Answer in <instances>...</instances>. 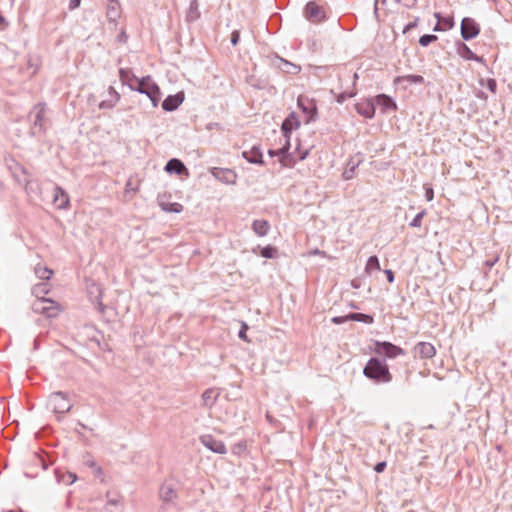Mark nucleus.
<instances>
[{"instance_id": "13", "label": "nucleus", "mask_w": 512, "mask_h": 512, "mask_svg": "<svg viewBox=\"0 0 512 512\" xmlns=\"http://www.w3.org/2000/svg\"><path fill=\"white\" fill-rule=\"evenodd\" d=\"M297 104L302 112L307 116V122L315 120L317 107L313 100L300 96L298 97Z\"/></svg>"}, {"instance_id": "53", "label": "nucleus", "mask_w": 512, "mask_h": 512, "mask_svg": "<svg viewBox=\"0 0 512 512\" xmlns=\"http://www.w3.org/2000/svg\"><path fill=\"white\" fill-rule=\"evenodd\" d=\"M385 274L389 283L394 282V273L391 270H385Z\"/></svg>"}, {"instance_id": "17", "label": "nucleus", "mask_w": 512, "mask_h": 512, "mask_svg": "<svg viewBox=\"0 0 512 512\" xmlns=\"http://www.w3.org/2000/svg\"><path fill=\"white\" fill-rule=\"evenodd\" d=\"M123 507L121 496L115 493H107V502L104 507V512H122Z\"/></svg>"}, {"instance_id": "40", "label": "nucleus", "mask_w": 512, "mask_h": 512, "mask_svg": "<svg viewBox=\"0 0 512 512\" xmlns=\"http://www.w3.org/2000/svg\"><path fill=\"white\" fill-rule=\"evenodd\" d=\"M275 253H276V248H274L272 246H266V247L262 248V250H261V256L264 258H267V259L274 258Z\"/></svg>"}, {"instance_id": "25", "label": "nucleus", "mask_w": 512, "mask_h": 512, "mask_svg": "<svg viewBox=\"0 0 512 512\" xmlns=\"http://www.w3.org/2000/svg\"><path fill=\"white\" fill-rule=\"evenodd\" d=\"M183 100H184L183 94L178 93L175 95H169L162 102V108L165 111H174L182 104Z\"/></svg>"}, {"instance_id": "39", "label": "nucleus", "mask_w": 512, "mask_h": 512, "mask_svg": "<svg viewBox=\"0 0 512 512\" xmlns=\"http://www.w3.org/2000/svg\"><path fill=\"white\" fill-rule=\"evenodd\" d=\"M426 215V210H422L420 211L415 217L414 219L410 222V226L411 227H421L422 225V220L424 218V216Z\"/></svg>"}, {"instance_id": "4", "label": "nucleus", "mask_w": 512, "mask_h": 512, "mask_svg": "<svg viewBox=\"0 0 512 512\" xmlns=\"http://www.w3.org/2000/svg\"><path fill=\"white\" fill-rule=\"evenodd\" d=\"M45 114H46V104L38 103L36 104L30 112V117L32 119V127L31 131L33 135H40L45 132Z\"/></svg>"}, {"instance_id": "41", "label": "nucleus", "mask_w": 512, "mask_h": 512, "mask_svg": "<svg viewBox=\"0 0 512 512\" xmlns=\"http://www.w3.org/2000/svg\"><path fill=\"white\" fill-rule=\"evenodd\" d=\"M424 190H425V198L427 201H432L433 198H434V191H433V188L428 185V184H425L424 185Z\"/></svg>"}, {"instance_id": "44", "label": "nucleus", "mask_w": 512, "mask_h": 512, "mask_svg": "<svg viewBox=\"0 0 512 512\" xmlns=\"http://www.w3.org/2000/svg\"><path fill=\"white\" fill-rule=\"evenodd\" d=\"M418 21H419V18H415L414 21L408 23L405 27H404V30H403V33H407L409 32L410 30L414 29L417 27L418 25Z\"/></svg>"}, {"instance_id": "37", "label": "nucleus", "mask_w": 512, "mask_h": 512, "mask_svg": "<svg viewBox=\"0 0 512 512\" xmlns=\"http://www.w3.org/2000/svg\"><path fill=\"white\" fill-rule=\"evenodd\" d=\"M438 37L436 35H433V34H425V35H422L420 38H419V44L423 47H426L428 46L429 44L437 41Z\"/></svg>"}, {"instance_id": "51", "label": "nucleus", "mask_w": 512, "mask_h": 512, "mask_svg": "<svg viewBox=\"0 0 512 512\" xmlns=\"http://www.w3.org/2000/svg\"><path fill=\"white\" fill-rule=\"evenodd\" d=\"M128 39V36L124 30H122L119 35L117 36V41L120 43H126Z\"/></svg>"}, {"instance_id": "33", "label": "nucleus", "mask_w": 512, "mask_h": 512, "mask_svg": "<svg viewBox=\"0 0 512 512\" xmlns=\"http://www.w3.org/2000/svg\"><path fill=\"white\" fill-rule=\"evenodd\" d=\"M380 269L381 268H380V263H379L378 257L375 255L370 256L367 260L366 267H365L366 273L371 274L372 272L379 271Z\"/></svg>"}, {"instance_id": "52", "label": "nucleus", "mask_w": 512, "mask_h": 512, "mask_svg": "<svg viewBox=\"0 0 512 512\" xmlns=\"http://www.w3.org/2000/svg\"><path fill=\"white\" fill-rule=\"evenodd\" d=\"M348 319H349V316H347V317H334V318H332V322L335 323V324H342V323H344Z\"/></svg>"}, {"instance_id": "32", "label": "nucleus", "mask_w": 512, "mask_h": 512, "mask_svg": "<svg viewBox=\"0 0 512 512\" xmlns=\"http://www.w3.org/2000/svg\"><path fill=\"white\" fill-rule=\"evenodd\" d=\"M159 205H160L161 209L165 212L180 213L183 210V206L177 202L170 203V202L160 201Z\"/></svg>"}, {"instance_id": "2", "label": "nucleus", "mask_w": 512, "mask_h": 512, "mask_svg": "<svg viewBox=\"0 0 512 512\" xmlns=\"http://www.w3.org/2000/svg\"><path fill=\"white\" fill-rule=\"evenodd\" d=\"M132 78L135 80V84L128 83L130 89L147 95L151 100L153 107H157L161 99V91L152 78L150 76L138 78L135 75H132Z\"/></svg>"}, {"instance_id": "7", "label": "nucleus", "mask_w": 512, "mask_h": 512, "mask_svg": "<svg viewBox=\"0 0 512 512\" xmlns=\"http://www.w3.org/2000/svg\"><path fill=\"white\" fill-rule=\"evenodd\" d=\"M304 16L310 22L317 24L326 19V11L317 1H309L304 8Z\"/></svg>"}, {"instance_id": "18", "label": "nucleus", "mask_w": 512, "mask_h": 512, "mask_svg": "<svg viewBox=\"0 0 512 512\" xmlns=\"http://www.w3.org/2000/svg\"><path fill=\"white\" fill-rule=\"evenodd\" d=\"M300 126V121L298 116L292 112L289 116L283 121L281 130L286 138V141L289 142L290 133L292 130L297 129Z\"/></svg>"}, {"instance_id": "31", "label": "nucleus", "mask_w": 512, "mask_h": 512, "mask_svg": "<svg viewBox=\"0 0 512 512\" xmlns=\"http://www.w3.org/2000/svg\"><path fill=\"white\" fill-rule=\"evenodd\" d=\"M34 272L35 275L41 280H49L53 275V270L41 264H37L35 266Z\"/></svg>"}, {"instance_id": "58", "label": "nucleus", "mask_w": 512, "mask_h": 512, "mask_svg": "<svg viewBox=\"0 0 512 512\" xmlns=\"http://www.w3.org/2000/svg\"><path fill=\"white\" fill-rule=\"evenodd\" d=\"M68 477H69V483H73L76 480V476L72 473H70L68 475Z\"/></svg>"}, {"instance_id": "35", "label": "nucleus", "mask_w": 512, "mask_h": 512, "mask_svg": "<svg viewBox=\"0 0 512 512\" xmlns=\"http://www.w3.org/2000/svg\"><path fill=\"white\" fill-rule=\"evenodd\" d=\"M119 75H120L121 81L124 84H127V85H128V83H134L135 84V80L132 78V75H134V74H133V72L130 69H123V68H121L120 71H119Z\"/></svg>"}, {"instance_id": "8", "label": "nucleus", "mask_w": 512, "mask_h": 512, "mask_svg": "<svg viewBox=\"0 0 512 512\" xmlns=\"http://www.w3.org/2000/svg\"><path fill=\"white\" fill-rule=\"evenodd\" d=\"M480 25L470 17H464L461 21L460 31L461 37L469 41L476 38L480 34Z\"/></svg>"}, {"instance_id": "28", "label": "nucleus", "mask_w": 512, "mask_h": 512, "mask_svg": "<svg viewBox=\"0 0 512 512\" xmlns=\"http://www.w3.org/2000/svg\"><path fill=\"white\" fill-rule=\"evenodd\" d=\"M394 83L399 85L405 83L404 88H406L407 85L424 83V78L421 75H404L396 77Z\"/></svg>"}, {"instance_id": "11", "label": "nucleus", "mask_w": 512, "mask_h": 512, "mask_svg": "<svg viewBox=\"0 0 512 512\" xmlns=\"http://www.w3.org/2000/svg\"><path fill=\"white\" fill-rule=\"evenodd\" d=\"M159 497L163 504H175L178 498L175 485L172 482L165 481L160 487Z\"/></svg>"}, {"instance_id": "47", "label": "nucleus", "mask_w": 512, "mask_h": 512, "mask_svg": "<svg viewBox=\"0 0 512 512\" xmlns=\"http://www.w3.org/2000/svg\"><path fill=\"white\" fill-rule=\"evenodd\" d=\"M245 448H246V445L243 442H239L233 446L232 451H233V453L238 454L241 451H243Z\"/></svg>"}, {"instance_id": "59", "label": "nucleus", "mask_w": 512, "mask_h": 512, "mask_svg": "<svg viewBox=\"0 0 512 512\" xmlns=\"http://www.w3.org/2000/svg\"><path fill=\"white\" fill-rule=\"evenodd\" d=\"M308 152L305 151L304 153H301L299 156V160H304L307 157Z\"/></svg>"}, {"instance_id": "9", "label": "nucleus", "mask_w": 512, "mask_h": 512, "mask_svg": "<svg viewBox=\"0 0 512 512\" xmlns=\"http://www.w3.org/2000/svg\"><path fill=\"white\" fill-rule=\"evenodd\" d=\"M200 443L205 446L207 449L211 450L217 454H225L227 452L225 444L216 438H214L210 434L202 435L200 438Z\"/></svg>"}, {"instance_id": "29", "label": "nucleus", "mask_w": 512, "mask_h": 512, "mask_svg": "<svg viewBox=\"0 0 512 512\" xmlns=\"http://www.w3.org/2000/svg\"><path fill=\"white\" fill-rule=\"evenodd\" d=\"M31 292L36 297V300H47L48 298L45 295L50 292V284L46 282L35 284Z\"/></svg>"}, {"instance_id": "56", "label": "nucleus", "mask_w": 512, "mask_h": 512, "mask_svg": "<svg viewBox=\"0 0 512 512\" xmlns=\"http://www.w3.org/2000/svg\"><path fill=\"white\" fill-rule=\"evenodd\" d=\"M353 95H354L353 93L348 94V95L347 94H340L337 101L339 103H342L347 97H353Z\"/></svg>"}, {"instance_id": "57", "label": "nucleus", "mask_w": 512, "mask_h": 512, "mask_svg": "<svg viewBox=\"0 0 512 512\" xmlns=\"http://www.w3.org/2000/svg\"><path fill=\"white\" fill-rule=\"evenodd\" d=\"M108 92L112 97L111 99H115V93H117V92L112 86L109 87Z\"/></svg>"}, {"instance_id": "5", "label": "nucleus", "mask_w": 512, "mask_h": 512, "mask_svg": "<svg viewBox=\"0 0 512 512\" xmlns=\"http://www.w3.org/2000/svg\"><path fill=\"white\" fill-rule=\"evenodd\" d=\"M47 406L53 412L59 414L67 413L72 408V404L68 400L67 394L60 391L54 392L49 396Z\"/></svg>"}, {"instance_id": "38", "label": "nucleus", "mask_w": 512, "mask_h": 512, "mask_svg": "<svg viewBox=\"0 0 512 512\" xmlns=\"http://www.w3.org/2000/svg\"><path fill=\"white\" fill-rule=\"evenodd\" d=\"M350 320H356V321H364L366 323H372L373 318L369 315L362 314V313H351L349 315Z\"/></svg>"}, {"instance_id": "55", "label": "nucleus", "mask_w": 512, "mask_h": 512, "mask_svg": "<svg viewBox=\"0 0 512 512\" xmlns=\"http://www.w3.org/2000/svg\"><path fill=\"white\" fill-rule=\"evenodd\" d=\"M8 23L5 18L0 14V30H4L7 27Z\"/></svg>"}, {"instance_id": "27", "label": "nucleus", "mask_w": 512, "mask_h": 512, "mask_svg": "<svg viewBox=\"0 0 512 512\" xmlns=\"http://www.w3.org/2000/svg\"><path fill=\"white\" fill-rule=\"evenodd\" d=\"M252 230L257 236L264 237L270 230V223L264 219L254 220L252 223Z\"/></svg>"}, {"instance_id": "20", "label": "nucleus", "mask_w": 512, "mask_h": 512, "mask_svg": "<svg viewBox=\"0 0 512 512\" xmlns=\"http://www.w3.org/2000/svg\"><path fill=\"white\" fill-rule=\"evenodd\" d=\"M434 17L437 19V23L433 28L435 32L450 30L455 25L454 18L452 16L442 17L439 12H435Z\"/></svg>"}, {"instance_id": "30", "label": "nucleus", "mask_w": 512, "mask_h": 512, "mask_svg": "<svg viewBox=\"0 0 512 512\" xmlns=\"http://www.w3.org/2000/svg\"><path fill=\"white\" fill-rule=\"evenodd\" d=\"M218 396L219 393L213 388L205 390L202 394L204 405L209 408L212 407L216 403Z\"/></svg>"}, {"instance_id": "46", "label": "nucleus", "mask_w": 512, "mask_h": 512, "mask_svg": "<svg viewBox=\"0 0 512 512\" xmlns=\"http://www.w3.org/2000/svg\"><path fill=\"white\" fill-rule=\"evenodd\" d=\"M354 170H355V166L354 165L352 167H350V168H347L344 171V173H343L344 179H346V180L351 179L353 177V175H354Z\"/></svg>"}, {"instance_id": "16", "label": "nucleus", "mask_w": 512, "mask_h": 512, "mask_svg": "<svg viewBox=\"0 0 512 512\" xmlns=\"http://www.w3.org/2000/svg\"><path fill=\"white\" fill-rule=\"evenodd\" d=\"M356 111L363 117L371 119L375 115L374 99H365L355 105Z\"/></svg>"}, {"instance_id": "6", "label": "nucleus", "mask_w": 512, "mask_h": 512, "mask_svg": "<svg viewBox=\"0 0 512 512\" xmlns=\"http://www.w3.org/2000/svg\"><path fill=\"white\" fill-rule=\"evenodd\" d=\"M374 351L377 355L388 359H394L398 356L406 355V351L399 346L387 341H376Z\"/></svg>"}, {"instance_id": "19", "label": "nucleus", "mask_w": 512, "mask_h": 512, "mask_svg": "<svg viewBox=\"0 0 512 512\" xmlns=\"http://www.w3.org/2000/svg\"><path fill=\"white\" fill-rule=\"evenodd\" d=\"M375 106L377 105L382 113H387L390 110L395 111L397 105L395 101L386 94H379L374 98Z\"/></svg>"}, {"instance_id": "26", "label": "nucleus", "mask_w": 512, "mask_h": 512, "mask_svg": "<svg viewBox=\"0 0 512 512\" xmlns=\"http://www.w3.org/2000/svg\"><path fill=\"white\" fill-rule=\"evenodd\" d=\"M201 17L198 0H190L188 10L186 12V21L189 23L197 21Z\"/></svg>"}, {"instance_id": "45", "label": "nucleus", "mask_w": 512, "mask_h": 512, "mask_svg": "<svg viewBox=\"0 0 512 512\" xmlns=\"http://www.w3.org/2000/svg\"><path fill=\"white\" fill-rule=\"evenodd\" d=\"M240 40V33L238 30H234L232 33H231V43L232 45H237L238 42Z\"/></svg>"}, {"instance_id": "54", "label": "nucleus", "mask_w": 512, "mask_h": 512, "mask_svg": "<svg viewBox=\"0 0 512 512\" xmlns=\"http://www.w3.org/2000/svg\"><path fill=\"white\" fill-rule=\"evenodd\" d=\"M81 0H70L69 8L71 10L80 6Z\"/></svg>"}, {"instance_id": "1", "label": "nucleus", "mask_w": 512, "mask_h": 512, "mask_svg": "<svg viewBox=\"0 0 512 512\" xmlns=\"http://www.w3.org/2000/svg\"><path fill=\"white\" fill-rule=\"evenodd\" d=\"M363 374L375 383H389L393 378L385 360L377 357H372L368 360L363 369Z\"/></svg>"}, {"instance_id": "22", "label": "nucleus", "mask_w": 512, "mask_h": 512, "mask_svg": "<svg viewBox=\"0 0 512 512\" xmlns=\"http://www.w3.org/2000/svg\"><path fill=\"white\" fill-rule=\"evenodd\" d=\"M53 202L58 209H67L69 207V196L59 186L54 189Z\"/></svg>"}, {"instance_id": "36", "label": "nucleus", "mask_w": 512, "mask_h": 512, "mask_svg": "<svg viewBox=\"0 0 512 512\" xmlns=\"http://www.w3.org/2000/svg\"><path fill=\"white\" fill-rule=\"evenodd\" d=\"M119 99H120L119 93H115V99H110V100L102 101L99 104V108L100 109H111V108H113L116 105V103L119 101Z\"/></svg>"}, {"instance_id": "12", "label": "nucleus", "mask_w": 512, "mask_h": 512, "mask_svg": "<svg viewBox=\"0 0 512 512\" xmlns=\"http://www.w3.org/2000/svg\"><path fill=\"white\" fill-rule=\"evenodd\" d=\"M414 357L420 359H431L436 354V349L429 342H418L413 348Z\"/></svg>"}, {"instance_id": "3", "label": "nucleus", "mask_w": 512, "mask_h": 512, "mask_svg": "<svg viewBox=\"0 0 512 512\" xmlns=\"http://www.w3.org/2000/svg\"><path fill=\"white\" fill-rule=\"evenodd\" d=\"M32 310L46 318H55L63 311V307L50 298L47 300H35L32 303Z\"/></svg>"}, {"instance_id": "50", "label": "nucleus", "mask_w": 512, "mask_h": 512, "mask_svg": "<svg viewBox=\"0 0 512 512\" xmlns=\"http://www.w3.org/2000/svg\"><path fill=\"white\" fill-rule=\"evenodd\" d=\"M386 468V462H378L375 467H374V470L377 472V473H382Z\"/></svg>"}, {"instance_id": "14", "label": "nucleus", "mask_w": 512, "mask_h": 512, "mask_svg": "<svg viewBox=\"0 0 512 512\" xmlns=\"http://www.w3.org/2000/svg\"><path fill=\"white\" fill-rule=\"evenodd\" d=\"M211 174L213 177H215L217 180H219L222 183L225 184H235L237 179V174L228 168H218L214 167L211 170Z\"/></svg>"}, {"instance_id": "21", "label": "nucleus", "mask_w": 512, "mask_h": 512, "mask_svg": "<svg viewBox=\"0 0 512 512\" xmlns=\"http://www.w3.org/2000/svg\"><path fill=\"white\" fill-rule=\"evenodd\" d=\"M456 53L465 60L481 61V57L477 56L464 42L457 41L455 43Z\"/></svg>"}, {"instance_id": "49", "label": "nucleus", "mask_w": 512, "mask_h": 512, "mask_svg": "<svg viewBox=\"0 0 512 512\" xmlns=\"http://www.w3.org/2000/svg\"><path fill=\"white\" fill-rule=\"evenodd\" d=\"M487 88L495 93L496 92V89H497V83L494 79H489L488 82H487Z\"/></svg>"}, {"instance_id": "23", "label": "nucleus", "mask_w": 512, "mask_h": 512, "mask_svg": "<svg viewBox=\"0 0 512 512\" xmlns=\"http://www.w3.org/2000/svg\"><path fill=\"white\" fill-rule=\"evenodd\" d=\"M165 171L168 173H175L177 175H188V169L184 163L176 158H172L166 163Z\"/></svg>"}, {"instance_id": "10", "label": "nucleus", "mask_w": 512, "mask_h": 512, "mask_svg": "<svg viewBox=\"0 0 512 512\" xmlns=\"http://www.w3.org/2000/svg\"><path fill=\"white\" fill-rule=\"evenodd\" d=\"M290 143L286 141V144L278 150H269L268 153L271 157H279L280 163L285 167H293L296 163L291 153H289Z\"/></svg>"}, {"instance_id": "34", "label": "nucleus", "mask_w": 512, "mask_h": 512, "mask_svg": "<svg viewBox=\"0 0 512 512\" xmlns=\"http://www.w3.org/2000/svg\"><path fill=\"white\" fill-rule=\"evenodd\" d=\"M282 65L280 66L281 70L288 74H297L300 72L301 67L298 65H295L293 63H290L287 60L280 59Z\"/></svg>"}, {"instance_id": "60", "label": "nucleus", "mask_w": 512, "mask_h": 512, "mask_svg": "<svg viewBox=\"0 0 512 512\" xmlns=\"http://www.w3.org/2000/svg\"><path fill=\"white\" fill-rule=\"evenodd\" d=\"M7 512H24V511H23V510H21V509H18V510H9V511H7Z\"/></svg>"}, {"instance_id": "48", "label": "nucleus", "mask_w": 512, "mask_h": 512, "mask_svg": "<svg viewBox=\"0 0 512 512\" xmlns=\"http://www.w3.org/2000/svg\"><path fill=\"white\" fill-rule=\"evenodd\" d=\"M498 261V257H493V258H490V259H487L485 262H484V266L487 268V269H491L495 264L496 262Z\"/></svg>"}, {"instance_id": "24", "label": "nucleus", "mask_w": 512, "mask_h": 512, "mask_svg": "<svg viewBox=\"0 0 512 512\" xmlns=\"http://www.w3.org/2000/svg\"><path fill=\"white\" fill-rule=\"evenodd\" d=\"M242 156L252 164H263V155L259 146L243 151Z\"/></svg>"}, {"instance_id": "15", "label": "nucleus", "mask_w": 512, "mask_h": 512, "mask_svg": "<svg viewBox=\"0 0 512 512\" xmlns=\"http://www.w3.org/2000/svg\"><path fill=\"white\" fill-rule=\"evenodd\" d=\"M122 15V7L119 0H107L106 18L110 23H117Z\"/></svg>"}, {"instance_id": "42", "label": "nucleus", "mask_w": 512, "mask_h": 512, "mask_svg": "<svg viewBox=\"0 0 512 512\" xmlns=\"http://www.w3.org/2000/svg\"><path fill=\"white\" fill-rule=\"evenodd\" d=\"M247 330H248V326H247L246 323L243 322L242 326H241V329H240V331L238 333V336H239L240 339H242V340H244L246 342H249V339H248L247 334H246Z\"/></svg>"}, {"instance_id": "43", "label": "nucleus", "mask_w": 512, "mask_h": 512, "mask_svg": "<svg viewBox=\"0 0 512 512\" xmlns=\"http://www.w3.org/2000/svg\"><path fill=\"white\" fill-rule=\"evenodd\" d=\"M396 2L401 3L406 8H414L417 4V0H396Z\"/></svg>"}]
</instances>
